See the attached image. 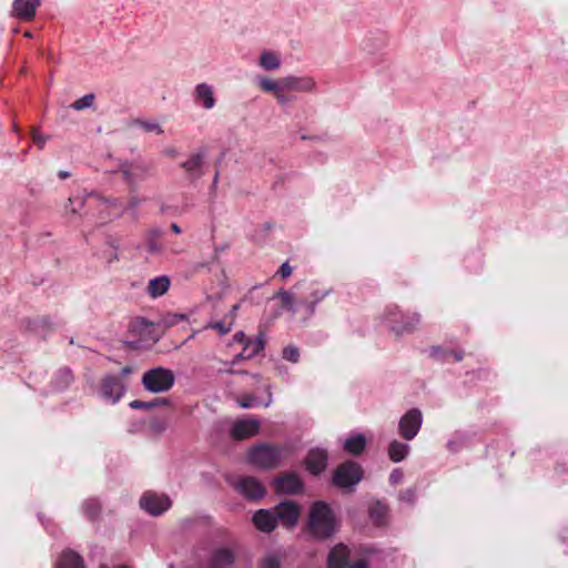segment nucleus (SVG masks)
<instances>
[{"label": "nucleus", "mask_w": 568, "mask_h": 568, "mask_svg": "<svg viewBox=\"0 0 568 568\" xmlns=\"http://www.w3.org/2000/svg\"><path fill=\"white\" fill-rule=\"evenodd\" d=\"M384 326L395 336L414 333L420 324V314L412 311H403L396 305L387 306L382 316Z\"/></svg>", "instance_id": "obj_1"}, {"label": "nucleus", "mask_w": 568, "mask_h": 568, "mask_svg": "<svg viewBox=\"0 0 568 568\" xmlns=\"http://www.w3.org/2000/svg\"><path fill=\"white\" fill-rule=\"evenodd\" d=\"M308 530L317 539L332 536L337 529V520L332 508L324 501H315L310 507Z\"/></svg>", "instance_id": "obj_2"}, {"label": "nucleus", "mask_w": 568, "mask_h": 568, "mask_svg": "<svg viewBox=\"0 0 568 568\" xmlns=\"http://www.w3.org/2000/svg\"><path fill=\"white\" fill-rule=\"evenodd\" d=\"M141 384L151 394L168 393L175 384V374L168 367L155 366L143 373Z\"/></svg>", "instance_id": "obj_3"}, {"label": "nucleus", "mask_w": 568, "mask_h": 568, "mask_svg": "<svg viewBox=\"0 0 568 568\" xmlns=\"http://www.w3.org/2000/svg\"><path fill=\"white\" fill-rule=\"evenodd\" d=\"M227 481L236 493L248 500L261 499L266 494L264 485L255 477H229Z\"/></svg>", "instance_id": "obj_4"}, {"label": "nucleus", "mask_w": 568, "mask_h": 568, "mask_svg": "<svg viewBox=\"0 0 568 568\" xmlns=\"http://www.w3.org/2000/svg\"><path fill=\"white\" fill-rule=\"evenodd\" d=\"M278 460V450L267 444L255 445L247 452V462L261 469L275 467Z\"/></svg>", "instance_id": "obj_5"}, {"label": "nucleus", "mask_w": 568, "mask_h": 568, "mask_svg": "<svg viewBox=\"0 0 568 568\" xmlns=\"http://www.w3.org/2000/svg\"><path fill=\"white\" fill-rule=\"evenodd\" d=\"M423 413L418 408L408 409L398 420V435L406 442L413 440L423 425Z\"/></svg>", "instance_id": "obj_6"}, {"label": "nucleus", "mask_w": 568, "mask_h": 568, "mask_svg": "<svg viewBox=\"0 0 568 568\" xmlns=\"http://www.w3.org/2000/svg\"><path fill=\"white\" fill-rule=\"evenodd\" d=\"M139 505L150 516L158 517L170 509L172 501L165 494L149 490L140 497Z\"/></svg>", "instance_id": "obj_7"}, {"label": "nucleus", "mask_w": 568, "mask_h": 568, "mask_svg": "<svg viewBox=\"0 0 568 568\" xmlns=\"http://www.w3.org/2000/svg\"><path fill=\"white\" fill-rule=\"evenodd\" d=\"M253 384L265 394V399L257 398L252 394H243L237 398V405L243 409H248L255 406L270 407L273 403L272 386L268 383H264L260 375L252 376Z\"/></svg>", "instance_id": "obj_8"}, {"label": "nucleus", "mask_w": 568, "mask_h": 568, "mask_svg": "<svg viewBox=\"0 0 568 568\" xmlns=\"http://www.w3.org/2000/svg\"><path fill=\"white\" fill-rule=\"evenodd\" d=\"M363 478L362 467L354 462H346L335 470L333 481L341 488L353 487Z\"/></svg>", "instance_id": "obj_9"}, {"label": "nucleus", "mask_w": 568, "mask_h": 568, "mask_svg": "<svg viewBox=\"0 0 568 568\" xmlns=\"http://www.w3.org/2000/svg\"><path fill=\"white\" fill-rule=\"evenodd\" d=\"M351 551L347 547L338 545L334 547L328 555V568H367V562L363 559L349 562Z\"/></svg>", "instance_id": "obj_10"}, {"label": "nucleus", "mask_w": 568, "mask_h": 568, "mask_svg": "<svg viewBox=\"0 0 568 568\" xmlns=\"http://www.w3.org/2000/svg\"><path fill=\"white\" fill-rule=\"evenodd\" d=\"M277 523H281L285 528L293 529L296 527L301 507L292 500H286L274 507Z\"/></svg>", "instance_id": "obj_11"}, {"label": "nucleus", "mask_w": 568, "mask_h": 568, "mask_svg": "<svg viewBox=\"0 0 568 568\" xmlns=\"http://www.w3.org/2000/svg\"><path fill=\"white\" fill-rule=\"evenodd\" d=\"M274 490L281 495H295L303 490V480L294 473H288L283 476L276 477L273 480Z\"/></svg>", "instance_id": "obj_12"}, {"label": "nucleus", "mask_w": 568, "mask_h": 568, "mask_svg": "<svg viewBox=\"0 0 568 568\" xmlns=\"http://www.w3.org/2000/svg\"><path fill=\"white\" fill-rule=\"evenodd\" d=\"M284 87L285 91L313 93L317 89V83L311 75L288 74L284 77Z\"/></svg>", "instance_id": "obj_13"}, {"label": "nucleus", "mask_w": 568, "mask_h": 568, "mask_svg": "<svg viewBox=\"0 0 568 568\" xmlns=\"http://www.w3.org/2000/svg\"><path fill=\"white\" fill-rule=\"evenodd\" d=\"M261 422L256 418L237 419L231 427V436L235 439H245L258 434Z\"/></svg>", "instance_id": "obj_14"}, {"label": "nucleus", "mask_w": 568, "mask_h": 568, "mask_svg": "<svg viewBox=\"0 0 568 568\" xmlns=\"http://www.w3.org/2000/svg\"><path fill=\"white\" fill-rule=\"evenodd\" d=\"M194 102L205 110H212L216 104L213 87L206 82L195 85L193 91Z\"/></svg>", "instance_id": "obj_15"}, {"label": "nucleus", "mask_w": 568, "mask_h": 568, "mask_svg": "<svg viewBox=\"0 0 568 568\" xmlns=\"http://www.w3.org/2000/svg\"><path fill=\"white\" fill-rule=\"evenodd\" d=\"M40 4L41 0H13L12 16L20 20L29 21L34 18Z\"/></svg>", "instance_id": "obj_16"}, {"label": "nucleus", "mask_w": 568, "mask_h": 568, "mask_svg": "<svg viewBox=\"0 0 568 568\" xmlns=\"http://www.w3.org/2000/svg\"><path fill=\"white\" fill-rule=\"evenodd\" d=\"M253 524L262 532H271L277 526L276 515L273 509H260L252 517Z\"/></svg>", "instance_id": "obj_17"}, {"label": "nucleus", "mask_w": 568, "mask_h": 568, "mask_svg": "<svg viewBox=\"0 0 568 568\" xmlns=\"http://www.w3.org/2000/svg\"><path fill=\"white\" fill-rule=\"evenodd\" d=\"M54 568H85L83 557L73 549L62 550L54 562Z\"/></svg>", "instance_id": "obj_18"}, {"label": "nucleus", "mask_w": 568, "mask_h": 568, "mask_svg": "<svg viewBox=\"0 0 568 568\" xmlns=\"http://www.w3.org/2000/svg\"><path fill=\"white\" fill-rule=\"evenodd\" d=\"M83 516L92 524L99 525L102 514V501L98 498L90 497L83 500L81 505Z\"/></svg>", "instance_id": "obj_19"}, {"label": "nucleus", "mask_w": 568, "mask_h": 568, "mask_svg": "<svg viewBox=\"0 0 568 568\" xmlns=\"http://www.w3.org/2000/svg\"><path fill=\"white\" fill-rule=\"evenodd\" d=\"M307 469L317 475L326 468L327 465V453L324 449L315 448L312 449L305 460Z\"/></svg>", "instance_id": "obj_20"}, {"label": "nucleus", "mask_w": 568, "mask_h": 568, "mask_svg": "<svg viewBox=\"0 0 568 568\" xmlns=\"http://www.w3.org/2000/svg\"><path fill=\"white\" fill-rule=\"evenodd\" d=\"M150 170V166L144 162L125 163L121 165V171L124 179L129 183H134L138 180L143 179Z\"/></svg>", "instance_id": "obj_21"}, {"label": "nucleus", "mask_w": 568, "mask_h": 568, "mask_svg": "<svg viewBox=\"0 0 568 568\" xmlns=\"http://www.w3.org/2000/svg\"><path fill=\"white\" fill-rule=\"evenodd\" d=\"M367 446V439L362 433H352L343 442L344 449L354 456H358L364 453Z\"/></svg>", "instance_id": "obj_22"}, {"label": "nucleus", "mask_w": 568, "mask_h": 568, "mask_svg": "<svg viewBox=\"0 0 568 568\" xmlns=\"http://www.w3.org/2000/svg\"><path fill=\"white\" fill-rule=\"evenodd\" d=\"M410 453V446L408 443L393 439L389 442L387 447V456L393 463H400L405 460Z\"/></svg>", "instance_id": "obj_23"}, {"label": "nucleus", "mask_w": 568, "mask_h": 568, "mask_svg": "<svg viewBox=\"0 0 568 568\" xmlns=\"http://www.w3.org/2000/svg\"><path fill=\"white\" fill-rule=\"evenodd\" d=\"M258 67L264 71H276L282 65L281 54L272 50H263L258 55Z\"/></svg>", "instance_id": "obj_24"}, {"label": "nucleus", "mask_w": 568, "mask_h": 568, "mask_svg": "<svg viewBox=\"0 0 568 568\" xmlns=\"http://www.w3.org/2000/svg\"><path fill=\"white\" fill-rule=\"evenodd\" d=\"M171 285V280L168 275L156 276L149 281L146 293L152 298H158L164 295Z\"/></svg>", "instance_id": "obj_25"}, {"label": "nucleus", "mask_w": 568, "mask_h": 568, "mask_svg": "<svg viewBox=\"0 0 568 568\" xmlns=\"http://www.w3.org/2000/svg\"><path fill=\"white\" fill-rule=\"evenodd\" d=\"M255 83L258 89L265 93L275 95L278 91H285L284 77L280 79H272L270 77H257Z\"/></svg>", "instance_id": "obj_26"}, {"label": "nucleus", "mask_w": 568, "mask_h": 568, "mask_svg": "<svg viewBox=\"0 0 568 568\" xmlns=\"http://www.w3.org/2000/svg\"><path fill=\"white\" fill-rule=\"evenodd\" d=\"M72 382L73 374L71 369L68 367H63L55 372L51 381V387L55 392H63L71 385Z\"/></svg>", "instance_id": "obj_27"}, {"label": "nucleus", "mask_w": 568, "mask_h": 568, "mask_svg": "<svg viewBox=\"0 0 568 568\" xmlns=\"http://www.w3.org/2000/svg\"><path fill=\"white\" fill-rule=\"evenodd\" d=\"M93 197H95L94 193H89L87 197L80 194L72 195L69 197L68 203L64 206V210L67 213L77 215L84 206L90 205V200H92Z\"/></svg>", "instance_id": "obj_28"}, {"label": "nucleus", "mask_w": 568, "mask_h": 568, "mask_svg": "<svg viewBox=\"0 0 568 568\" xmlns=\"http://www.w3.org/2000/svg\"><path fill=\"white\" fill-rule=\"evenodd\" d=\"M23 325L27 331L34 333L39 337L44 338L47 333L49 332L50 324L47 318H27L23 322Z\"/></svg>", "instance_id": "obj_29"}, {"label": "nucleus", "mask_w": 568, "mask_h": 568, "mask_svg": "<svg viewBox=\"0 0 568 568\" xmlns=\"http://www.w3.org/2000/svg\"><path fill=\"white\" fill-rule=\"evenodd\" d=\"M234 556L233 552L230 549L221 548L214 551L211 565L212 568H225L233 564Z\"/></svg>", "instance_id": "obj_30"}, {"label": "nucleus", "mask_w": 568, "mask_h": 568, "mask_svg": "<svg viewBox=\"0 0 568 568\" xmlns=\"http://www.w3.org/2000/svg\"><path fill=\"white\" fill-rule=\"evenodd\" d=\"M273 298L281 300L282 306L293 315L296 313L298 302L291 291L280 290L273 295Z\"/></svg>", "instance_id": "obj_31"}, {"label": "nucleus", "mask_w": 568, "mask_h": 568, "mask_svg": "<svg viewBox=\"0 0 568 568\" xmlns=\"http://www.w3.org/2000/svg\"><path fill=\"white\" fill-rule=\"evenodd\" d=\"M264 338L262 336L256 337L253 341H247L244 344V352L239 354L237 358H251L258 354L264 348Z\"/></svg>", "instance_id": "obj_32"}, {"label": "nucleus", "mask_w": 568, "mask_h": 568, "mask_svg": "<svg viewBox=\"0 0 568 568\" xmlns=\"http://www.w3.org/2000/svg\"><path fill=\"white\" fill-rule=\"evenodd\" d=\"M388 508L382 503H375L369 510V517L376 525H383L386 521Z\"/></svg>", "instance_id": "obj_33"}, {"label": "nucleus", "mask_w": 568, "mask_h": 568, "mask_svg": "<svg viewBox=\"0 0 568 568\" xmlns=\"http://www.w3.org/2000/svg\"><path fill=\"white\" fill-rule=\"evenodd\" d=\"M202 161L203 158L201 154H194L190 159L184 161L181 165L187 173L195 175L200 173Z\"/></svg>", "instance_id": "obj_34"}, {"label": "nucleus", "mask_w": 568, "mask_h": 568, "mask_svg": "<svg viewBox=\"0 0 568 568\" xmlns=\"http://www.w3.org/2000/svg\"><path fill=\"white\" fill-rule=\"evenodd\" d=\"M125 385L120 381L109 379V398L116 402L125 393Z\"/></svg>", "instance_id": "obj_35"}, {"label": "nucleus", "mask_w": 568, "mask_h": 568, "mask_svg": "<svg viewBox=\"0 0 568 568\" xmlns=\"http://www.w3.org/2000/svg\"><path fill=\"white\" fill-rule=\"evenodd\" d=\"M150 326H152V323L143 317H139L131 323L130 329L140 336H144Z\"/></svg>", "instance_id": "obj_36"}, {"label": "nucleus", "mask_w": 568, "mask_h": 568, "mask_svg": "<svg viewBox=\"0 0 568 568\" xmlns=\"http://www.w3.org/2000/svg\"><path fill=\"white\" fill-rule=\"evenodd\" d=\"M136 125L143 129L145 132L153 133L156 135H161L163 133V130L160 125V123L155 121H142L138 120Z\"/></svg>", "instance_id": "obj_37"}, {"label": "nucleus", "mask_w": 568, "mask_h": 568, "mask_svg": "<svg viewBox=\"0 0 568 568\" xmlns=\"http://www.w3.org/2000/svg\"><path fill=\"white\" fill-rule=\"evenodd\" d=\"M282 357L292 364H296L300 361V349L295 345H287L283 348Z\"/></svg>", "instance_id": "obj_38"}, {"label": "nucleus", "mask_w": 568, "mask_h": 568, "mask_svg": "<svg viewBox=\"0 0 568 568\" xmlns=\"http://www.w3.org/2000/svg\"><path fill=\"white\" fill-rule=\"evenodd\" d=\"M168 404H169L168 399L158 398V399L151 400V402L134 400V402L130 403V406L132 408L150 409L158 405H168Z\"/></svg>", "instance_id": "obj_39"}, {"label": "nucleus", "mask_w": 568, "mask_h": 568, "mask_svg": "<svg viewBox=\"0 0 568 568\" xmlns=\"http://www.w3.org/2000/svg\"><path fill=\"white\" fill-rule=\"evenodd\" d=\"M93 101H94V94L89 93V94L83 95L79 100L74 101L71 104V108L74 110H83V109L90 108L92 105Z\"/></svg>", "instance_id": "obj_40"}, {"label": "nucleus", "mask_w": 568, "mask_h": 568, "mask_svg": "<svg viewBox=\"0 0 568 568\" xmlns=\"http://www.w3.org/2000/svg\"><path fill=\"white\" fill-rule=\"evenodd\" d=\"M103 551H104L103 547H99L97 545H93L90 547V557L92 560L98 561L100 568H106V565L103 561V557H104Z\"/></svg>", "instance_id": "obj_41"}, {"label": "nucleus", "mask_w": 568, "mask_h": 568, "mask_svg": "<svg viewBox=\"0 0 568 568\" xmlns=\"http://www.w3.org/2000/svg\"><path fill=\"white\" fill-rule=\"evenodd\" d=\"M160 234L159 231H154L152 236L146 242V250L151 254H156L162 251V245L156 240V236Z\"/></svg>", "instance_id": "obj_42"}, {"label": "nucleus", "mask_w": 568, "mask_h": 568, "mask_svg": "<svg viewBox=\"0 0 568 568\" xmlns=\"http://www.w3.org/2000/svg\"><path fill=\"white\" fill-rule=\"evenodd\" d=\"M281 558L276 554H268L263 559L260 568H280Z\"/></svg>", "instance_id": "obj_43"}, {"label": "nucleus", "mask_w": 568, "mask_h": 568, "mask_svg": "<svg viewBox=\"0 0 568 568\" xmlns=\"http://www.w3.org/2000/svg\"><path fill=\"white\" fill-rule=\"evenodd\" d=\"M233 326V320L230 323H225L223 321L215 322L209 325V327L219 332L220 335H226Z\"/></svg>", "instance_id": "obj_44"}, {"label": "nucleus", "mask_w": 568, "mask_h": 568, "mask_svg": "<svg viewBox=\"0 0 568 568\" xmlns=\"http://www.w3.org/2000/svg\"><path fill=\"white\" fill-rule=\"evenodd\" d=\"M328 295V291H316L312 294L313 300L310 305L311 314L314 312L315 305L323 301Z\"/></svg>", "instance_id": "obj_45"}, {"label": "nucleus", "mask_w": 568, "mask_h": 568, "mask_svg": "<svg viewBox=\"0 0 568 568\" xmlns=\"http://www.w3.org/2000/svg\"><path fill=\"white\" fill-rule=\"evenodd\" d=\"M48 138L43 135L38 129L32 130V141L38 145L39 149H43Z\"/></svg>", "instance_id": "obj_46"}, {"label": "nucleus", "mask_w": 568, "mask_h": 568, "mask_svg": "<svg viewBox=\"0 0 568 568\" xmlns=\"http://www.w3.org/2000/svg\"><path fill=\"white\" fill-rule=\"evenodd\" d=\"M403 478H404L403 471L399 468H395L392 470V473L389 475V483H390V485L396 486L402 483Z\"/></svg>", "instance_id": "obj_47"}, {"label": "nucleus", "mask_w": 568, "mask_h": 568, "mask_svg": "<svg viewBox=\"0 0 568 568\" xmlns=\"http://www.w3.org/2000/svg\"><path fill=\"white\" fill-rule=\"evenodd\" d=\"M97 395L102 399H106V375L100 378Z\"/></svg>", "instance_id": "obj_48"}, {"label": "nucleus", "mask_w": 568, "mask_h": 568, "mask_svg": "<svg viewBox=\"0 0 568 568\" xmlns=\"http://www.w3.org/2000/svg\"><path fill=\"white\" fill-rule=\"evenodd\" d=\"M416 498V493L414 489H407L399 494V499L406 503H414Z\"/></svg>", "instance_id": "obj_49"}, {"label": "nucleus", "mask_w": 568, "mask_h": 568, "mask_svg": "<svg viewBox=\"0 0 568 568\" xmlns=\"http://www.w3.org/2000/svg\"><path fill=\"white\" fill-rule=\"evenodd\" d=\"M278 274L281 275L282 278H287L291 276L292 274V267L291 265L288 264V262H284L281 266H280V270H278Z\"/></svg>", "instance_id": "obj_50"}, {"label": "nucleus", "mask_w": 568, "mask_h": 568, "mask_svg": "<svg viewBox=\"0 0 568 568\" xmlns=\"http://www.w3.org/2000/svg\"><path fill=\"white\" fill-rule=\"evenodd\" d=\"M119 246L118 245H110L109 244V253H108V256H109V262L111 260H118L119 258Z\"/></svg>", "instance_id": "obj_51"}, {"label": "nucleus", "mask_w": 568, "mask_h": 568, "mask_svg": "<svg viewBox=\"0 0 568 568\" xmlns=\"http://www.w3.org/2000/svg\"><path fill=\"white\" fill-rule=\"evenodd\" d=\"M285 91H278L274 98L278 104L285 105L288 103L290 99L284 94Z\"/></svg>", "instance_id": "obj_52"}, {"label": "nucleus", "mask_w": 568, "mask_h": 568, "mask_svg": "<svg viewBox=\"0 0 568 568\" xmlns=\"http://www.w3.org/2000/svg\"><path fill=\"white\" fill-rule=\"evenodd\" d=\"M234 341L237 343H244L245 344V334L243 332H237L234 335Z\"/></svg>", "instance_id": "obj_53"}, {"label": "nucleus", "mask_w": 568, "mask_h": 568, "mask_svg": "<svg viewBox=\"0 0 568 568\" xmlns=\"http://www.w3.org/2000/svg\"><path fill=\"white\" fill-rule=\"evenodd\" d=\"M69 176H70V172H68V171H65V170H60V171L58 172V178H59V179H61V180H64V179H67V178H69Z\"/></svg>", "instance_id": "obj_54"}, {"label": "nucleus", "mask_w": 568, "mask_h": 568, "mask_svg": "<svg viewBox=\"0 0 568 568\" xmlns=\"http://www.w3.org/2000/svg\"><path fill=\"white\" fill-rule=\"evenodd\" d=\"M171 230H172L175 234H180V233L182 232V231H181V227H180L178 224H175V223H173V224L171 225Z\"/></svg>", "instance_id": "obj_55"}, {"label": "nucleus", "mask_w": 568, "mask_h": 568, "mask_svg": "<svg viewBox=\"0 0 568 568\" xmlns=\"http://www.w3.org/2000/svg\"><path fill=\"white\" fill-rule=\"evenodd\" d=\"M164 153L169 156H175L176 155V151L174 149H166L164 151Z\"/></svg>", "instance_id": "obj_56"}, {"label": "nucleus", "mask_w": 568, "mask_h": 568, "mask_svg": "<svg viewBox=\"0 0 568 568\" xmlns=\"http://www.w3.org/2000/svg\"><path fill=\"white\" fill-rule=\"evenodd\" d=\"M237 308H239V305H234V306L232 307V310H231V312H230L231 316H235V313H236Z\"/></svg>", "instance_id": "obj_57"}, {"label": "nucleus", "mask_w": 568, "mask_h": 568, "mask_svg": "<svg viewBox=\"0 0 568 568\" xmlns=\"http://www.w3.org/2000/svg\"><path fill=\"white\" fill-rule=\"evenodd\" d=\"M123 373H124V374H129V373H131V368H130V367H124V368H123Z\"/></svg>", "instance_id": "obj_58"}, {"label": "nucleus", "mask_w": 568, "mask_h": 568, "mask_svg": "<svg viewBox=\"0 0 568 568\" xmlns=\"http://www.w3.org/2000/svg\"><path fill=\"white\" fill-rule=\"evenodd\" d=\"M24 36H26V37H28V38H31V37H32L31 32H29V31H28V32H26V34H24Z\"/></svg>", "instance_id": "obj_59"}, {"label": "nucleus", "mask_w": 568, "mask_h": 568, "mask_svg": "<svg viewBox=\"0 0 568 568\" xmlns=\"http://www.w3.org/2000/svg\"><path fill=\"white\" fill-rule=\"evenodd\" d=\"M38 518L43 524V518H42V516L40 514L38 515Z\"/></svg>", "instance_id": "obj_60"}, {"label": "nucleus", "mask_w": 568, "mask_h": 568, "mask_svg": "<svg viewBox=\"0 0 568 568\" xmlns=\"http://www.w3.org/2000/svg\"><path fill=\"white\" fill-rule=\"evenodd\" d=\"M456 359L460 361L462 359V355H456Z\"/></svg>", "instance_id": "obj_61"}]
</instances>
